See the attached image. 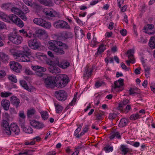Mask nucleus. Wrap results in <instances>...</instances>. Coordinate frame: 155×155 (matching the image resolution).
Masks as SVG:
<instances>
[{
    "label": "nucleus",
    "mask_w": 155,
    "mask_h": 155,
    "mask_svg": "<svg viewBox=\"0 0 155 155\" xmlns=\"http://www.w3.org/2000/svg\"><path fill=\"white\" fill-rule=\"evenodd\" d=\"M44 12L46 15L51 17H54L56 15V12H55L53 9L50 8L45 9Z\"/></svg>",
    "instance_id": "412c9836"
},
{
    "label": "nucleus",
    "mask_w": 155,
    "mask_h": 155,
    "mask_svg": "<svg viewBox=\"0 0 155 155\" xmlns=\"http://www.w3.org/2000/svg\"><path fill=\"white\" fill-rule=\"evenodd\" d=\"M95 67L94 66L88 67L87 70L86 71H85L84 74V77H89L91 76L93 70L94 68Z\"/></svg>",
    "instance_id": "aec40b11"
},
{
    "label": "nucleus",
    "mask_w": 155,
    "mask_h": 155,
    "mask_svg": "<svg viewBox=\"0 0 155 155\" xmlns=\"http://www.w3.org/2000/svg\"><path fill=\"white\" fill-rule=\"evenodd\" d=\"M2 126L5 133L7 135H10L11 134L12 132L10 130L9 124L6 120H2Z\"/></svg>",
    "instance_id": "1a4fd4ad"
},
{
    "label": "nucleus",
    "mask_w": 155,
    "mask_h": 155,
    "mask_svg": "<svg viewBox=\"0 0 155 155\" xmlns=\"http://www.w3.org/2000/svg\"><path fill=\"white\" fill-rule=\"evenodd\" d=\"M31 68L35 72L36 75L39 77L42 76L43 75V73L46 70L45 68L37 65H32Z\"/></svg>",
    "instance_id": "0eeeda50"
},
{
    "label": "nucleus",
    "mask_w": 155,
    "mask_h": 155,
    "mask_svg": "<svg viewBox=\"0 0 155 155\" xmlns=\"http://www.w3.org/2000/svg\"><path fill=\"white\" fill-rule=\"evenodd\" d=\"M19 124L25 133L30 134L33 133V129L30 127H25L24 121L23 123L20 122Z\"/></svg>",
    "instance_id": "4468645a"
},
{
    "label": "nucleus",
    "mask_w": 155,
    "mask_h": 155,
    "mask_svg": "<svg viewBox=\"0 0 155 155\" xmlns=\"http://www.w3.org/2000/svg\"><path fill=\"white\" fill-rule=\"evenodd\" d=\"M35 57L38 59L42 60L43 58V54L41 53H37L35 54Z\"/></svg>",
    "instance_id": "864d4df0"
},
{
    "label": "nucleus",
    "mask_w": 155,
    "mask_h": 155,
    "mask_svg": "<svg viewBox=\"0 0 155 155\" xmlns=\"http://www.w3.org/2000/svg\"><path fill=\"white\" fill-rule=\"evenodd\" d=\"M150 87L153 92L155 93V84L154 82H152L150 84Z\"/></svg>",
    "instance_id": "69168bd1"
},
{
    "label": "nucleus",
    "mask_w": 155,
    "mask_h": 155,
    "mask_svg": "<svg viewBox=\"0 0 155 155\" xmlns=\"http://www.w3.org/2000/svg\"><path fill=\"white\" fill-rule=\"evenodd\" d=\"M9 20H11L14 23L16 20L18 18V17L14 14H11L8 16Z\"/></svg>",
    "instance_id": "79ce46f5"
},
{
    "label": "nucleus",
    "mask_w": 155,
    "mask_h": 155,
    "mask_svg": "<svg viewBox=\"0 0 155 155\" xmlns=\"http://www.w3.org/2000/svg\"><path fill=\"white\" fill-rule=\"evenodd\" d=\"M11 11L12 13L18 15H20V13L22 12L18 8L15 7L12 8L11 9Z\"/></svg>",
    "instance_id": "ea45409f"
},
{
    "label": "nucleus",
    "mask_w": 155,
    "mask_h": 155,
    "mask_svg": "<svg viewBox=\"0 0 155 155\" xmlns=\"http://www.w3.org/2000/svg\"><path fill=\"white\" fill-rule=\"evenodd\" d=\"M8 37L9 39L15 44H21L23 40L22 37L17 35L15 32L10 33L8 35Z\"/></svg>",
    "instance_id": "7ed1b4c3"
},
{
    "label": "nucleus",
    "mask_w": 155,
    "mask_h": 155,
    "mask_svg": "<svg viewBox=\"0 0 155 155\" xmlns=\"http://www.w3.org/2000/svg\"><path fill=\"white\" fill-rule=\"evenodd\" d=\"M1 104L5 110H8L10 105L9 101L6 99H3L1 101Z\"/></svg>",
    "instance_id": "a211bd4d"
},
{
    "label": "nucleus",
    "mask_w": 155,
    "mask_h": 155,
    "mask_svg": "<svg viewBox=\"0 0 155 155\" xmlns=\"http://www.w3.org/2000/svg\"><path fill=\"white\" fill-rule=\"evenodd\" d=\"M106 49V45L104 44H101L99 45L98 48L97 54H101V53L104 52Z\"/></svg>",
    "instance_id": "bb28decb"
},
{
    "label": "nucleus",
    "mask_w": 155,
    "mask_h": 155,
    "mask_svg": "<svg viewBox=\"0 0 155 155\" xmlns=\"http://www.w3.org/2000/svg\"><path fill=\"white\" fill-rule=\"evenodd\" d=\"M10 128L12 132L16 135H18L20 132L19 127L15 123H12L10 125Z\"/></svg>",
    "instance_id": "2eb2a0df"
},
{
    "label": "nucleus",
    "mask_w": 155,
    "mask_h": 155,
    "mask_svg": "<svg viewBox=\"0 0 155 155\" xmlns=\"http://www.w3.org/2000/svg\"><path fill=\"white\" fill-rule=\"evenodd\" d=\"M67 49H64V48L61 47H57L54 49L53 51L54 52L58 55H62L64 54L65 50Z\"/></svg>",
    "instance_id": "6ab92c4d"
},
{
    "label": "nucleus",
    "mask_w": 155,
    "mask_h": 155,
    "mask_svg": "<svg viewBox=\"0 0 155 155\" xmlns=\"http://www.w3.org/2000/svg\"><path fill=\"white\" fill-rule=\"evenodd\" d=\"M60 69L58 67L54 68L52 70V73L54 74H57L58 73H60Z\"/></svg>",
    "instance_id": "8fccbe9b"
},
{
    "label": "nucleus",
    "mask_w": 155,
    "mask_h": 155,
    "mask_svg": "<svg viewBox=\"0 0 155 155\" xmlns=\"http://www.w3.org/2000/svg\"><path fill=\"white\" fill-rule=\"evenodd\" d=\"M40 114L42 118L45 120H46L48 117V115L47 111H41Z\"/></svg>",
    "instance_id": "a19ab883"
},
{
    "label": "nucleus",
    "mask_w": 155,
    "mask_h": 155,
    "mask_svg": "<svg viewBox=\"0 0 155 155\" xmlns=\"http://www.w3.org/2000/svg\"><path fill=\"white\" fill-rule=\"evenodd\" d=\"M98 43L97 41L96 38H93L91 41V46L93 47H94L96 46Z\"/></svg>",
    "instance_id": "3c124183"
},
{
    "label": "nucleus",
    "mask_w": 155,
    "mask_h": 155,
    "mask_svg": "<svg viewBox=\"0 0 155 155\" xmlns=\"http://www.w3.org/2000/svg\"><path fill=\"white\" fill-rule=\"evenodd\" d=\"M41 45L40 43L37 41L35 39L30 40L28 41V46L32 49H37L41 46Z\"/></svg>",
    "instance_id": "f8f14e48"
},
{
    "label": "nucleus",
    "mask_w": 155,
    "mask_h": 155,
    "mask_svg": "<svg viewBox=\"0 0 155 155\" xmlns=\"http://www.w3.org/2000/svg\"><path fill=\"white\" fill-rule=\"evenodd\" d=\"M89 128V126L88 125H86L83 128V130L80 133V135H77L76 137L79 138L80 137L84 134L85 133H87L88 130Z\"/></svg>",
    "instance_id": "393cba45"
},
{
    "label": "nucleus",
    "mask_w": 155,
    "mask_h": 155,
    "mask_svg": "<svg viewBox=\"0 0 155 155\" xmlns=\"http://www.w3.org/2000/svg\"><path fill=\"white\" fill-rule=\"evenodd\" d=\"M105 85V83L103 81H98L95 84V86L97 87H98L102 85Z\"/></svg>",
    "instance_id": "13d9d810"
},
{
    "label": "nucleus",
    "mask_w": 155,
    "mask_h": 155,
    "mask_svg": "<svg viewBox=\"0 0 155 155\" xmlns=\"http://www.w3.org/2000/svg\"><path fill=\"white\" fill-rule=\"evenodd\" d=\"M54 106L55 107L57 113H61L63 110L62 106L58 104L54 103Z\"/></svg>",
    "instance_id": "c9c22d12"
},
{
    "label": "nucleus",
    "mask_w": 155,
    "mask_h": 155,
    "mask_svg": "<svg viewBox=\"0 0 155 155\" xmlns=\"http://www.w3.org/2000/svg\"><path fill=\"white\" fill-rule=\"evenodd\" d=\"M135 60L134 58L129 59V60L126 61L127 64L128 66H129L130 65V63L134 64L135 63Z\"/></svg>",
    "instance_id": "bf43d9fd"
},
{
    "label": "nucleus",
    "mask_w": 155,
    "mask_h": 155,
    "mask_svg": "<svg viewBox=\"0 0 155 155\" xmlns=\"http://www.w3.org/2000/svg\"><path fill=\"white\" fill-rule=\"evenodd\" d=\"M120 150L122 152V153L124 155L127 154L129 151V149L124 145H122L120 146Z\"/></svg>",
    "instance_id": "5701e85b"
},
{
    "label": "nucleus",
    "mask_w": 155,
    "mask_h": 155,
    "mask_svg": "<svg viewBox=\"0 0 155 155\" xmlns=\"http://www.w3.org/2000/svg\"><path fill=\"white\" fill-rule=\"evenodd\" d=\"M60 82L57 84L58 87H65L69 81L68 76L66 74H60L58 77Z\"/></svg>",
    "instance_id": "20e7f679"
},
{
    "label": "nucleus",
    "mask_w": 155,
    "mask_h": 155,
    "mask_svg": "<svg viewBox=\"0 0 155 155\" xmlns=\"http://www.w3.org/2000/svg\"><path fill=\"white\" fill-rule=\"evenodd\" d=\"M36 111L33 108H30L28 109L27 111V116L28 117H31L35 113Z\"/></svg>",
    "instance_id": "473e14b6"
},
{
    "label": "nucleus",
    "mask_w": 155,
    "mask_h": 155,
    "mask_svg": "<svg viewBox=\"0 0 155 155\" xmlns=\"http://www.w3.org/2000/svg\"><path fill=\"white\" fill-rule=\"evenodd\" d=\"M127 53L128 54V58L129 59L134 58V50L133 49H130L127 51Z\"/></svg>",
    "instance_id": "58836bf2"
},
{
    "label": "nucleus",
    "mask_w": 155,
    "mask_h": 155,
    "mask_svg": "<svg viewBox=\"0 0 155 155\" xmlns=\"http://www.w3.org/2000/svg\"><path fill=\"white\" fill-rule=\"evenodd\" d=\"M33 22L35 24L45 28L50 29L51 27L50 22L46 21L45 20L41 18H35L33 19Z\"/></svg>",
    "instance_id": "f03ea898"
},
{
    "label": "nucleus",
    "mask_w": 155,
    "mask_h": 155,
    "mask_svg": "<svg viewBox=\"0 0 155 155\" xmlns=\"http://www.w3.org/2000/svg\"><path fill=\"white\" fill-rule=\"evenodd\" d=\"M77 96L76 95H74V97L71 101V102L69 103V105L70 106H72L73 105H74L75 104V103L76 101L77 100Z\"/></svg>",
    "instance_id": "0e129e2a"
},
{
    "label": "nucleus",
    "mask_w": 155,
    "mask_h": 155,
    "mask_svg": "<svg viewBox=\"0 0 155 155\" xmlns=\"http://www.w3.org/2000/svg\"><path fill=\"white\" fill-rule=\"evenodd\" d=\"M20 85L25 89H26L28 91H30V90L29 88L26 81L24 80H21L19 81Z\"/></svg>",
    "instance_id": "2f4dec72"
},
{
    "label": "nucleus",
    "mask_w": 155,
    "mask_h": 155,
    "mask_svg": "<svg viewBox=\"0 0 155 155\" xmlns=\"http://www.w3.org/2000/svg\"><path fill=\"white\" fill-rule=\"evenodd\" d=\"M30 123L31 126L36 129H41L44 127V125L42 123L35 120H30Z\"/></svg>",
    "instance_id": "ddd939ff"
},
{
    "label": "nucleus",
    "mask_w": 155,
    "mask_h": 155,
    "mask_svg": "<svg viewBox=\"0 0 155 155\" xmlns=\"http://www.w3.org/2000/svg\"><path fill=\"white\" fill-rule=\"evenodd\" d=\"M154 28V25L153 24H148L146 25L143 28V29L147 31L151 30Z\"/></svg>",
    "instance_id": "a18cd8bd"
},
{
    "label": "nucleus",
    "mask_w": 155,
    "mask_h": 155,
    "mask_svg": "<svg viewBox=\"0 0 155 155\" xmlns=\"http://www.w3.org/2000/svg\"><path fill=\"white\" fill-rule=\"evenodd\" d=\"M129 101L128 100L125 99L123 100V101L121 102L119 104V108L120 109L121 108L124 107L127 105L128 103L129 102Z\"/></svg>",
    "instance_id": "7c9ffc66"
},
{
    "label": "nucleus",
    "mask_w": 155,
    "mask_h": 155,
    "mask_svg": "<svg viewBox=\"0 0 155 155\" xmlns=\"http://www.w3.org/2000/svg\"><path fill=\"white\" fill-rule=\"evenodd\" d=\"M8 78L10 81L16 83L17 82V80L16 76L13 74L9 75Z\"/></svg>",
    "instance_id": "c03bdc74"
},
{
    "label": "nucleus",
    "mask_w": 155,
    "mask_h": 155,
    "mask_svg": "<svg viewBox=\"0 0 155 155\" xmlns=\"http://www.w3.org/2000/svg\"><path fill=\"white\" fill-rule=\"evenodd\" d=\"M10 68L17 73H20L22 68V66L17 62L12 61L10 63Z\"/></svg>",
    "instance_id": "6e6552de"
},
{
    "label": "nucleus",
    "mask_w": 155,
    "mask_h": 155,
    "mask_svg": "<svg viewBox=\"0 0 155 155\" xmlns=\"http://www.w3.org/2000/svg\"><path fill=\"white\" fill-rule=\"evenodd\" d=\"M10 101L12 104L16 108H18L20 103V100L16 97L12 96L10 97Z\"/></svg>",
    "instance_id": "dca6fc26"
},
{
    "label": "nucleus",
    "mask_w": 155,
    "mask_h": 155,
    "mask_svg": "<svg viewBox=\"0 0 155 155\" xmlns=\"http://www.w3.org/2000/svg\"><path fill=\"white\" fill-rule=\"evenodd\" d=\"M0 58L3 62H5L9 59L8 55L3 52H0Z\"/></svg>",
    "instance_id": "a878e982"
},
{
    "label": "nucleus",
    "mask_w": 155,
    "mask_h": 155,
    "mask_svg": "<svg viewBox=\"0 0 155 155\" xmlns=\"http://www.w3.org/2000/svg\"><path fill=\"white\" fill-rule=\"evenodd\" d=\"M22 51H17L15 49H11L10 52L13 55L16 61L20 62H28L30 61L29 56L31 55V53L30 49L27 45L22 47Z\"/></svg>",
    "instance_id": "f257e3e1"
},
{
    "label": "nucleus",
    "mask_w": 155,
    "mask_h": 155,
    "mask_svg": "<svg viewBox=\"0 0 155 155\" xmlns=\"http://www.w3.org/2000/svg\"><path fill=\"white\" fill-rule=\"evenodd\" d=\"M123 79L121 78L115 81L114 84L112 86V89L116 92L122 91V87L123 85Z\"/></svg>",
    "instance_id": "423d86ee"
},
{
    "label": "nucleus",
    "mask_w": 155,
    "mask_h": 155,
    "mask_svg": "<svg viewBox=\"0 0 155 155\" xmlns=\"http://www.w3.org/2000/svg\"><path fill=\"white\" fill-rule=\"evenodd\" d=\"M104 114V113L102 111H99L97 115V118L99 119H101L102 118V117Z\"/></svg>",
    "instance_id": "5fc2aeb1"
},
{
    "label": "nucleus",
    "mask_w": 155,
    "mask_h": 155,
    "mask_svg": "<svg viewBox=\"0 0 155 155\" xmlns=\"http://www.w3.org/2000/svg\"><path fill=\"white\" fill-rule=\"evenodd\" d=\"M70 65V63L67 60H64L62 62L59 64L58 66L62 69H64L67 68Z\"/></svg>",
    "instance_id": "4be33fe9"
},
{
    "label": "nucleus",
    "mask_w": 155,
    "mask_h": 155,
    "mask_svg": "<svg viewBox=\"0 0 155 155\" xmlns=\"http://www.w3.org/2000/svg\"><path fill=\"white\" fill-rule=\"evenodd\" d=\"M14 23L20 28H22L24 26L23 22L19 18Z\"/></svg>",
    "instance_id": "f704fd0d"
},
{
    "label": "nucleus",
    "mask_w": 155,
    "mask_h": 155,
    "mask_svg": "<svg viewBox=\"0 0 155 155\" xmlns=\"http://www.w3.org/2000/svg\"><path fill=\"white\" fill-rule=\"evenodd\" d=\"M149 46L151 48L153 49L155 48V37H151L149 43Z\"/></svg>",
    "instance_id": "cd10ccee"
},
{
    "label": "nucleus",
    "mask_w": 155,
    "mask_h": 155,
    "mask_svg": "<svg viewBox=\"0 0 155 155\" xmlns=\"http://www.w3.org/2000/svg\"><path fill=\"white\" fill-rule=\"evenodd\" d=\"M56 97L57 99L59 101H65L67 98V94L63 90L59 91L56 92Z\"/></svg>",
    "instance_id": "9b49d317"
},
{
    "label": "nucleus",
    "mask_w": 155,
    "mask_h": 155,
    "mask_svg": "<svg viewBox=\"0 0 155 155\" xmlns=\"http://www.w3.org/2000/svg\"><path fill=\"white\" fill-rule=\"evenodd\" d=\"M105 61L107 63H111L113 62V59L112 58H106L105 59Z\"/></svg>",
    "instance_id": "e2e57ef3"
},
{
    "label": "nucleus",
    "mask_w": 155,
    "mask_h": 155,
    "mask_svg": "<svg viewBox=\"0 0 155 155\" xmlns=\"http://www.w3.org/2000/svg\"><path fill=\"white\" fill-rule=\"evenodd\" d=\"M19 116L20 117L23 119H24L25 117V116L24 114V111H20L19 114Z\"/></svg>",
    "instance_id": "338daca9"
},
{
    "label": "nucleus",
    "mask_w": 155,
    "mask_h": 155,
    "mask_svg": "<svg viewBox=\"0 0 155 155\" xmlns=\"http://www.w3.org/2000/svg\"><path fill=\"white\" fill-rule=\"evenodd\" d=\"M44 83L47 87H51L55 83L54 77L48 76L45 79Z\"/></svg>",
    "instance_id": "9d476101"
},
{
    "label": "nucleus",
    "mask_w": 155,
    "mask_h": 155,
    "mask_svg": "<svg viewBox=\"0 0 155 155\" xmlns=\"http://www.w3.org/2000/svg\"><path fill=\"white\" fill-rule=\"evenodd\" d=\"M61 36L63 38H67L71 37V32H68L66 31H63L61 33Z\"/></svg>",
    "instance_id": "e433bc0d"
},
{
    "label": "nucleus",
    "mask_w": 155,
    "mask_h": 155,
    "mask_svg": "<svg viewBox=\"0 0 155 155\" xmlns=\"http://www.w3.org/2000/svg\"><path fill=\"white\" fill-rule=\"evenodd\" d=\"M22 8L23 11L26 13H28L29 12V10L28 9V8L24 4L23 5H22Z\"/></svg>",
    "instance_id": "052dcab7"
},
{
    "label": "nucleus",
    "mask_w": 155,
    "mask_h": 155,
    "mask_svg": "<svg viewBox=\"0 0 155 155\" xmlns=\"http://www.w3.org/2000/svg\"><path fill=\"white\" fill-rule=\"evenodd\" d=\"M140 115L138 114H135L132 115L130 117V119L134 120L138 119L140 117Z\"/></svg>",
    "instance_id": "09e8293b"
},
{
    "label": "nucleus",
    "mask_w": 155,
    "mask_h": 155,
    "mask_svg": "<svg viewBox=\"0 0 155 155\" xmlns=\"http://www.w3.org/2000/svg\"><path fill=\"white\" fill-rule=\"evenodd\" d=\"M0 17L3 21L6 22H9L8 16L7 15L4 13L2 12H0Z\"/></svg>",
    "instance_id": "72a5a7b5"
},
{
    "label": "nucleus",
    "mask_w": 155,
    "mask_h": 155,
    "mask_svg": "<svg viewBox=\"0 0 155 155\" xmlns=\"http://www.w3.org/2000/svg\"><path fill=\"white\" fill-rule=\"evenodd\" d=\"M56 44H57L60 47L64 48V49H68V46L65 44L63 43L60 41H56Z\"/></svg>",
    "instance_id": "4c0bfd02"
},
{
    "label": "nucleus",
    "mask_w": 155,
    "mask_h": 155,
    "mask_svg": "<svg viewBox=\"0 0 155 155\" xmlns=\"http://www.w3.org/2000/svg\"><path fill=\"white\" fill-rule=\"evenodd\" d=\"M83 125V124L82 123L81 124L79 125L77 128L75 130L74 133V135L76 136V137L77 135H78V134L79 132L81 131Z\"/></svg>",
    "instance_id": "49530a36"
},
{
    "label": "nucleus",
    "mask_w": 155,
    "mask_h": 155,
    "mask_svg": "<svg viewBox=\"0 0 155 155\" xmlns=\"http://www.w3.org/2000/svg\"><path fill=\"white\" fill-rule=\"evenodd\" d=\"M117 116V114L114 113H112L109 114V115L108 118L110 120H112L114 119Z\"/></svg>",
    "instance_id": "603ef678"
},
{
    "label": "nucleus",
    "mask_w": 155,
    "mask_h": 155,
    "mask_svg": "<svg viewBox=\"0 0 155 155\" xmlns=\"http://www.w3.org/2000/svg\"><path fill=\"white\" fill-rule=\"evenodd\" d=\"M18 16L20 17L21 19L25 21L27 20V18L26 16L22 12L20 13V15H18Z\"/></svg>",
    "instance_id": "4d7b16f0"
},
{
    "label": "nucleus",
    "mask_w": 155,
    "mask_h": 155,
    "mask_svg": "<svg viewBox=\"0 0 155 155\" xmlns=\"http://www.w3.org/2000/svg\"><path fill=\"white\" fill-rule=\"evenodd\" d=\"M128 123L127 120L125 118L122 119L119 124V127H122L126 125Z\"/></svg>",
    "instance_id": "c756f323"
},
{
    "label": "nucleus",
    "mask_w": 155,
    "mask_h": 155,
    "mask_svg": "<svg viewBox=\"0 0 155 155\" xmlns=\"http://www.w3.org/2000/svg\"><path fill=\"white\" fill-rule=\"evenodd\" d=\"M11 6V4L9 3H5L1 5V7L3 9H7Z\"/></svg>",
    "instance_id": "de8ad7c7"
},
{
    "label": "nucleus",
    "mask_w": 155,
    "mask_h": 155,
    "mask_svg": "<svg viewBox=\"0 0 155 155\" xmlns=\"http://www.w3.org/2000/svg\"><path fill=\"white\" fill-rule=\"evenodd\" d=\"M38 1L42 4L45 5L51 6H53V3L51 0H46L44 1L43 0H38Z\"/></svg>",
    "instance_id": "b1692460"
},
{
    "label": "nucleus",
    "mask_w": 155,
    "mask_h": 155,
    "mask_svg": "<svg viewBox=\"0 0 155 155\" xmlns=\"http://www.w3.org/2000/svg\"><path fill=\"white\" fill-rule=\"evenodd\" d=\"M53 25L54 27L57 28L71 29V27L68 23L62 20H59L55 22Z\"/></svg>",
    "instance_id": "39448f33"
},
{
    "label": "nucleus",
    "mask_w": 155,
    "mask_h": 155,
    "mask_svg": "<svg viewBox=\"0 0 155 155\" xmlns=\"http://www.w3.org/2000/svg\"><path fill=\"white\" fill-rule=\"evenodd\" d=\"M56 41L55 40H51L50 41L48 42L49 46L50 49L53 50L56 48L57 46H56Z\"/></svg>",
    "instance_id": "c85d7f7f"
},
{
    "label": "nucleus",
    "mask_w": 155,
    "mask_h": 155,
    "mask_svg": "<svg viewBox=\"0 0 155 155\" xmlns=\"http://www.w3.org/2000/svg\"><path fill=\"white\" fill-rule=\"evenodd\" d=\"M131 108V107L130 105L127 104L124 109V112L126 114L128 113Z\"/></svg>",
    "instance_id": "6e6d98bb"
},
{
    "label": "nucleus",
    "mask_w": 155,
    "mask_h": 155,
    "mask_svg": "<svg viewBox=\"0 0 155 155\" xmlns=\"http://www.w3.org/2000/svg\"><path fill=\"white\" fill-rule=\"evenodd\" d=\"M12 93L9 92H2L0 94V96L2 97H7L10 96Z\"/></svg>",
    "instance_id": "37998d69"
},
{
    "label": "nucleus",
    "mask_w": 155,
    "mask_h": 155,
    "mask_svg": "<svg viewBox=\"0 0 155 155\" xmlns=\"http://www.w3.org/2000/svg\"><path fill=\"white\" fill-rule=\"evenodd\" d=\"M6 75L5 72L4 70H0V78H3Z\"/></svg>",
    "instance_id": "680f3d73"
},
{
    "label": "nucleus",
    "mask_w": 155,
    "mask_h": 155,
    "mask_svg": "<svg viewBox=\"0 0 155 155\" xmlns=\"http://www.w3.org/2000/svg\"><path fill=\"white\" fill-rule=\"evenodd\" d=\"M20 155H31L27 150L22 151L20 152Z\"/></svg>",
    "instance_id": "774afa93"
},
{
    "label": "nucleus",
    "mask_w": 155,
    "mask_h": 155,
    "mask_svg": "<svg viewBox=\"0 0 155 155\" xmlns=\"http://www.w3.org/2000/svg\"><path fill=\"white\" fill-rule=\"evenodd\" d=\"M36 34L38 37L42 38H46L48 37V34L46 31L42 29H38L36 30Z\"/></svg>",
    "instance_id": "f3484780"
}]
</instances>
